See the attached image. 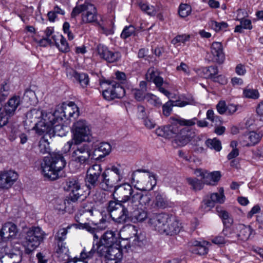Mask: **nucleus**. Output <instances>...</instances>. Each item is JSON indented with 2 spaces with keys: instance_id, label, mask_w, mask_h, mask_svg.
I'll use <instances>...</instances> for the list:
<instances>
[{
  "instance_id": "43",
  "label": "nucleus",
  "mask_w": 263,
  "mask_h": 263,
  "mask_svg": "<svg viewBox=\"0 0 263 263\" xmlns=\"http://www.w3.org/2000/svg\"><path fill=\"white\" fill-rule=\"evenodd\" d=\"M205 143L208 147L217 152H219L222 148L220 141L216 138L207 139Z\"/></svg>"
},
{
  "instance_id": "45",
  "label": "nucleus",
  "mask_w": 263,
  "mask_h": 263,
  "mask_svg": "<svg viewBox=\"0 0 263 263\" xmlns=\"http://www.w3.org/2000/svg\"><path fill=\"white\" fill-rule=\"evenodd\" d=\"M71 226H68L66 228L60 229L57 232L54 240L56 242H64L66 238V235L68 233V230L71 228Z\"/></svg>"
},
{
  "instance_id": "6",
  "label": "nucleus",
  "mask_w": 263,
  "mask_h": 263,
  "mask_svg": "<svg viewBox=\"0 0 263 263\" xmlns=\"http://www.w3.org/2000/svg\"><path fill=\"white\" fill-rule=\"evenodd\" d=\"M120 165H112L106 168L102 174L100 182V187L104 191L118 186L117 184L122 180V175L120 169Z\"/></svg>"
},
{
  "instance_id": "11",
  "label": "nucleus",
  "mask_w": 263,
  "mask_h": 263,
  "mask_svg": "<svg viewBox=\"0 0 263 263\" xmlns=\"http://www.w3.org/2000/svg\"><path fill=\"white\" fill-rule=\"evenodd\" d=\"M52 113L61 116L62 119L65 117L67 119H70L71 117L76 118L79 115V108L73 102H70L68 104L63 103L57 105Z\"/></svg>"
},
{
  "instance_id": "31",
  "label": "nucleus",
  "mask_w": 263,
  "mask_h": 263,
  "mask_svg": "<svg viewBox=\"0 0 263 263\" xmlns=\"http://www.w3.org/2000/svg\"><path fill=\"white\" fill-rule=\"evenodd\" d=\"M180 227L179 222L174 218H171L168 216V219L165 225V230L163 233L167 235H173L179 232Z\"/></svg>"
},
{
  "instance_id": "1",
  "label": "nucleus",
  "mask_w": 263,
  "mask_h": 263,
  "mask_svg": "<svg viewBox=\"0 0 263 263\" xmlns=\"http://www.w3.org/2000/svg\"><path fill=\"white\" fill-rule=\"evenodd\" d=\"M66 164V160L62 154L53 153L49 156L44 158L41 168L44 177L50 180H55L62 176L60 175L61 171Z\"/></svg>"
},
{
  "instance_id": "26",
  "label": "nucleus",
  "mask_w": 263,
  "mask_h": 263,
  "mask_svg": "<svg viewBox=\"0 0 263 263\" xmlns=\"http://www.w3.org/2000/svg\"><path fill=\"white\" fill-rule=\"evenodd\" d=\"M211 52L213 56V60L219 64H221L224 60L223 47L220 42H214L211 47Z\"/></svg>"
},
{
  "instance_id": "61",
  "label": "nucleus",
  "mask_w": 263,
  "mask_h": 263,
  "mask_svg": "<svg viewBox=\"0 0 263 263\" xmlns=\"http://www.w3.org/2000/svg\"><path fill=\"white\" fill-rule=\"evenodd\" d=\"M260 120H255L254 117L249 118L246 121L245 126L247 128L253 129L255 126L257 125V122H259Z\"/></svg>"
},
{
  "instance_id": "60",
  "label": "nucleus",
  "mask_w": 263,
  "mask_h": 263,
  "mask_svg": "<svg viewBox=\"0 0 263 263\" xmlns=\"http://www.w3.org/2000/svg\"><path fill=\"white\" fill-rule=\"evenodd\" d=\"M227 105L224 101H220L216 105V109L220 115L226 114Z\"/></svg>"
},
{
  "instance_id": "28",
  "label": "nucleus",
  "mask_w": 263,
  "mask_h": 263,
  "mask_svg": "<svg viewBox=\"0 0 263 263\" xmlns=\"http://www.w3.org/2000/svg\"><path fill=\"white\" fill-rule=\"evenodd\" d=\"M208 244L209 242L205 241H199L197 240H193L189 242V245L193 247L192 252L200 255H203L207 254L208 249L206 246Z\"/></svg>"
},
{
  "instance_id": "34",
  "label": "nucleus",
  "mask_w": 263,
  "mask_h": 263,
  "mask_svg": "<svg viewBox=\"0 0 263 263\" xmlns=\"http://www.w3.org/2000/svg\"><path fill=\"white\" fill-rule=\"evenodd\" d=\"M133 210V212L130 210L129 214H131V220L134 223L142 222L147 217V212L141 208L134 209Z\"/></svg>"
},
{
  "instance_id": "20",
  "label": "nucleus",
  "mask_w": 263,
  "mask_h": 263,
  "mask_svg": "<svg viewBox=\"0 0 263 263\" xmlns=\"http://www.w3.org/2000/svg\"><path fill=\"white\" fill-rule=\"evenodd\" d=\"M123 257L122 251L119 243L108 248L107 253L105 254L106 263H119Z\"/></svg>"
},
{
  "instance_id": "23",
  "label": "nucleus",
  "mask_w": 263,
  "mask_h": 263,
  "mask_svg": "<svg viewBox=\"0 0 263 263\" xmlns=\"http://www.w3.org/2000/svg\"><path fill=\"white\" fill-rule=\"evenodd\" d=\"M18 232L16 226L12 222H7L0 230V240L6 242L7 239L15 237Z\"/></svg>"
},
{
  "instance_id": "53",
  "label": "nucleus",
  "mask_w": 263,
  "mask_h": 263,
  "mask_svg": "<svg viewBox=\"0 0 263 263\" xmlns=\"http://www.w3.org/2000/svg\"><path fill=\"white\" fill-rule=\"evenodd\" d=\"M191 11L192 9L190 5L182 4L179 6L178 13L181 17H185L191 13Z\"/></svg>"
},
{
  "instance_id": "22",
  "label": "nucleus",
  "mask_w": 263,
  "mask_h": 263,
  "mask_svg": "<svg viewBox=\"0 0 263 263\" xmlns=\"http://www.w3.org/2000/svg\"><path fill=\"white\" fill-rule=\"evenodd\" d=\"M195 136L196 134L194 130L187 127H183L175 138V141L178 145L183 146L188 143Z\"/></svg>"
},
{
  "instance_id": "9",
  "label": "nucleus",
  "mask_w": 263,
  "mask_h": 263,
  "mask_svg": "<svg viewBox=\"0 0 263 263\" xmlns=\"http://www.w3.org/2000/svg\"><path fill=\"white\" fill-rule=\"evenodd\" d=\"M45 233L39 227H32L26 233L25 246L26 253L29 254L34 250L43 241Z\"/></svg>"
},
{
  "instance_id": "52",
  "label": "nucleus",
  "mask_w": 263,
  "mask_h": 263,
  "mask_svg": "<svg viewBox=\"0 0 263 263\" xmlns=\"http://www.w3.org/2000/svg\"><path fill=\"white\" fill-rule=\"evenodd\" d=\"M222 221L224 226L226 227V228L223 230V234L227 237H233V236H231L232 233L231 230L229 228V227L233 221L232 218L231 217L230 218H227L226 220H222Z\"/></svg>"
},
{
  "instance_id": "64",
  "label": "nucleus",
  "mask_w": 263,
  "mask_h": 263,
  "mask_svg": "<svg viewBox=\"0 0 263 263\" xmlns=\"http://www.w3.org/2000/svg\"><path fill=\"white\" fill-rule=\"evenodd\" d=\"M206 118L212 122H217L219 120V117L215 116L214 111L212 109H209L206 112Z\"/></svg>"
},
{
  "instance_id": "58",
  "label": "nucleus",
  "mask_w": 263,
  "mask_h": 263,
  "mask_svg": "<svg viewBox=\"0 0 263 263\" xmlns=\"http://www.w3.org/2000/svg\"><path fill=\"white\" fill-rule=\"evenodd\" d=\"M190 37V36L189 35H178L172 40V43L174 45H176L179 43H184L189 40Z\"/></svg>"
},
{
  "instance_id": "14",
  "label": "nucleus",
  "mask_w": 263,
  "mask_h": 263,
  "mask_svg": "<svg viewBox=\"0 0 263 263\" xmlns=\"http://www.w3.org/2000/svg\"><path fill=\"white\" fill-rule=\"evenodd\" d=\"M74 143L71 149L73 150L71 154L72 160L80 164H84L88 162L90 153L88 146L86 144L78 145Z\"/></svg>"
},
{
  "instance_id": "4",
  "label": "nucleus",
  "mask_w": 263,
  "mask_h": 263,
  "mask_svg": "<svg viewBox=\"0 0 263 263\" xmlns=\"http://www.w3.org/2000/svg\"><path fill=\"white\" fill-rule=\"evenodd\" d=\"M134 208L130 207L126 204L117 198H114V200H110L108 203L107 211L112 220L119 223H123L126 221L129 217L130 210Z\"/></svg>"
},
{
  "instance_id": "39",
  "label": "nucleus",
  "mask_w": 263,
  "mask_h": 263,
  "mask_svg": "<svg viewBox=\"0 0 263 263\" xmlns=\"http://www.w3.org/2000/svg\"><path fill=\"white\" fill-rule=\"evenodd\" d=\"M187 183L191 186L193 190L195 191H199L203 188V184H212L209 180L203 179L200 180L196 178H187L186 179Z\"/></svg>"
},
{
  "instance_id": "29",
  "label": "nucleus",
  "mask_w": 263,
  "mask_h": 263,
  "mask_svg": "<svg viewBox=\"0 0 263 263\" xmlns=\"http://www.w3.org/2000/svg\"><path fill=\"white\" fill-rule=\"evenodd\" d=\"M21 104V98L19 96H14L10 98L5 106V112L9 117L13 115L17 107Z\"/></svg>"
},
{
  "instance_id": "19",
  "label": "nucleus",
  "mask_w": 263,
  "mask_h": 263,
  "mask_svg": "<svg viewBox=\"0 0 263 263\" xmlns=\"http://www.w3.org/2000/svg\"><path fill=\"white\" fill-rule=\"evenodd\" d=\"M97 50L100 57L109 63L118 61L121 57L119 52L110 51L106 46L102 44L98 46Z\"/></svg>"
},
{
  "instance_id": "50",
  "label": "nucleus",
  "mask_w": 263,
  "mask_h": 263,
  "mask_svg": "<svg viewBox=\"0 0 263 263\" xmlns=\"http://www.w3.org/2000/svg\"><path fill=\"white\" fill-rule=\"evenodd\" d=\"M145 100L147 102L156 107H159L162 105L159 98L151 93H147L146 95Z\"/></svg>"
},
{
  "instance_id": "17",
  "label": "nucleus",
  "mask_w": 263,
  "mask_h": 263,
  "mask_svg": "<svg viewBox=\"0 0 263 263\" xmlns=\"http://www.w3.org/2000/svg\"><path fill=\"white\" fill-rule=\"evenodd\" d=\"M168 216V215L164 213L154 214L149 217L148 223L156 231L163 233Z\"/></svg>"
},
{
  "instance_id": "18",
  "label": "nucleus",
  "mask_w": 263,
  "mask_h": 263,
  "mask_svg": "<svg viewBox=\"0 0 263 263\" xmlns=\"http://www.w3.org/2000/svg\"><path fill=\"white\" fill-rule=\"evenodd\" d=\"M18 178L17 174L13 171H4L0 172V188L10 189Z\"/></svg>"
},
{
  "instance_id": "13",
  "label": "nucleus",
  "mask_w": 263,
  "mask_h": 263,
  "mask_svg": "<svg viewBox=\"0 0 263 263\" xmlns=\"http://www.w3.org/2000/svg\"><path fill=\"white\" fill-rule=\"evenodd\" d=\"M102 166L99 164H93L87 169L85 182L89 190L94 189L97 186L99 178L102 177Z\"/></svg>"
},
{
  "instance_id": "42",
  "label": "nucleus",
  "mask_w": 263,
  "mask_h": 263,
  "mask_svg": "<svg viewBox=\"0 0 263 263\" xmlns=\"http://www.w3.org/2000/svg\"><path fill=\"white\" fill-rule=\"evenodd\" d=\"M55 37H56L55 35L52 36L53 41L55 42V44L57 47H58V48H59V49L61 52H68L69 51L70 49H69V46L68 45V44L66 39H65L63 35H60V44H58L57 43V39Z\"/></svg>"
},
{
  "instance_id": "32",
  "label": "nucleus",
  "mask_w": 263,
  "mask_h": 263,
  "mask_svg": "<svg viewBox=\"0 0 263 263\" xmlns=\"http://www.w3.org/2000/svg\"><path fill=\"white\" fill-rule=\"evenodd\" d=\"M262 136V133L260 132L257 133L254 131L245 134L243 137L246 142V145L251 146L255 145L260 141Z\"/></svg>"
},
{
  "instance_id": "48",
  "label": "nucleus",
  "mask_w": 263,
  "mask_h": 263,
  "mask_svg": "<svg viewBox=\"0 0 263 263\" xmlns=\"http://www.w3.org/2000/svg\"><path fill=\"white\" fill-rule=\"evenodd\" d=\"M108 248H109V246L105 243L101 242V240H100L99 242H97L95 246V252L96 251L100 256L104 255L105 256V254L108 251Z\"/></svg>"
},
{
  "instance_id": "8",
  "label": "nucleus",
  "mask_w": 263,
  "mask_h": 263,
  "mask_svg": "<svg viewBox=\"0 0 263 263\" xmlns=\"http://www.w3.org/2000/svg\"><path fill=\"white\" fill-rule=\"evenodd\" d=\"M64 189L70 192L69 197L64 200L65 209L73 207L72 203L77 202L83 195L81 184L78 179L69 178L66 182Z\"/></svg>"
},
{
  "instance_id": "38",
  "label": "nucleus",
  "mask_w": 263,
  "mask_h": 263,
  "mask_svg": "<svg viewBox=\"0 0 263 263\" xmlns=\"http://www.w3.org/2000/svg\"><path fill=\"white\" fill-rule=\"evenodd\" d=\"M95 253V245H93L92 249L86 251L85 249H83L80 253L79 258L74 257L72 258V262L76 263L77 261H82L83 263H88L87 260L92 258Z\"/></svg>"
},
{
  "instance_id": "5",
  "label": "nucleus",
  "mask_w": 263,
  "mask_h": 263,
  "mask_svg": "<svg viewBox=\"0 0 263 263\" xmlns=\"http://www.w3.org/2000/svg\"><path fill=\"white\" fill-rule=\"evenodd\" d=\"M72 130L73 138L64 145L63 148L64 153L69 152L74 143L75 144H79L82 142L87 140L90 134L89 126L86 121L83 120H79L73 124Z\"/></svg>"
},
{
  "instance_id": "36",
  "label": "nucleus",
  "mask_w": 263,
  "mask_h": 263,
  "mask_svg": "<svg viewBox=\"0 0 263 263\" xmlns=\"http://www.w3.org/2000/svg\"><path fill=\"white\" fill-rule=\"evenodd\" d=\"M195 173L197 175H199L202 177V179H205L206 180H208L209 179H211V181H209L211 182L212 184L211 185H215L216 182H217L221 177L220 174L219 172H214L210 174H208L207 175H205V174L200 169H197L195 171Z\"/></svg>"
},
{
  "instance_id": "10",
  "label": "nucleus",
  "mask_w": 263,
  "mask_h": 263,
  "mask_svg": "<svg viewBox=\"0 0 263 263\" xmlns=\"http://www.w3.org/2000/svg\"><path fill=\"white\" fill-rule=\"evenodd\" d=\"M137 192L138 190L134 189L129 183H124L116 186L112 195H116L117 199L134 208V198L136 196Z\"/></svg>"
},
{
  "instance_id": "25",
  "label": "nucleus",
  "mask_w": 263,
  "mask_h": 263,
  "mask_svg": "<svg viewBox=\"0 0 263 263\" xmlns=\"http://www.w3.org/2000/svg\"><path fill=\"white\" fill-rule=\"evenodd\" d=\"M98 212L95 208L91 206L90 208H83L75 216L76 220L79 223L80 226H82L84 222L85 219L89 220L90 218Z\"/></svg>"
},
{
  "instance_id": "49",
  "label": "nucleus",
  "mask_w": 263,
  "mask_h": 263,
  "mask_svg": "<svg viewBox=\"0 0 263 263\" xmlns=\"http://www.w3.org/2000/svg\"><path fill=\"white\" fill-rule=\"evenodd\" d=\"M39 148L42 154L48 153L50 151L49 143L44 137L42 138L39 143Z\"/></svg>"
},
{
  "instance_id": "40",
  "label": "nucleus",
  "mask_w": 263,
  "mask_h": 263,
  "mask_svg": "<svg viewBox=\"0 0 263 263\" xmlns=\"http://www.w3.org/2000/svg\"><path fill=\"white\" fill-rule=\"evenodd\" d=\"M100 240H101V242L105 243V244H106L109 247L114 246V245L118 243L115 233L111 231L106 232Z\"/></svg>"
},
{
  "instance_id": "57",
  "label": "nucleus",
  "mask_w": 263,
  "mask_h": 263,
  "mask_svg": "<svg viewBox=\"0 0 263 263\" xmlns=\"http://www.w3.org/2000/svg\"><path fill=\"white\" fill-rule=\"evenodd\" d=\"M9 91V86L6 82H4L1 84L0 88V97L3 99V101L8 96Z\"/></svg>"
},
{
  "instance_id": "55",
  "label": "nucleus",
  "mask_w": 263,
  "mask_h": 263,
  "mask_svg": "<svg viewBox=\"0 0 263 263\" xmlns=\"http://www.w3.org/2000/svg\"><path fill=\"white\" fill-rule=\"evenodd\" d=\"M132 94L134 95L135 99L138 101H141L145 99L146 91L141 89L135 88L132 90Z\"/></svg>"
},
{
  "instance_id": "47",
  "label": "nucleus",
  "mask_w": 263,
  "mask_h": 263,
  "mask_svg": "<svg viewBox=\"0 0 263 263\" xmlns=\"http://www.w3.org/2000/svg\"><path fill=\"white\" fill-rule=\"evenodd\" d=\"M141 9L149 15H155L157 12V8L153 6H149L146 3L139 4Z\"/></svg>"
},
{
  "instance_id": "56",
  "label": "nucleus",
  "mask_w": 263,
  "mask_h": 263,
  "mask_svg": "<svg viewBox=\"0 0 263 263\" xmlns=\"http://www.w3.org/2000/svg\"><path fill=\"white\" fill-rule=\"evenodd\" d=\"M173 105L172 103V100H169L166 102L162 106V112L163 114L166 117H168L171 114L172 111V107Z\"/></svg>"
},
{
  "instance_id": "21",
  "label": "nucleus",
  "mask_w": 263,
  "mask_h": 263,
  "mask_svg": "<svg viewBox=\"0 0 263 263\" xmlns=\"http://www.w3.org/2000/svg\"><path fill=\"white\" fill-rule=\"evenodd\" d=\"M47 114L48 112H44L40 108H33L26 114V122L34 123L33 128L37 133L36 124L44 121V117Z\"/></svg>"
},
{
  "instance_id": "12",
  "label": "nucleus",
  "mask_w": 263,
  "mask_h": 263,
  "mask_svg": "<svg viewBox=\"0 0 263 263\" xmlns=\"http://www.w3.org/2000/svg\"><path fill=\"white\" fill-rule=\"evenodd\" d=\"M108 87L105 89L102 95L105 99L108 101L116 98H121L125 96L124 88L116 81H107Z\"/></svg>"
},
{
  "instance_id": "27",
  "label": "nucleus",
  "mask_w": 263,
  "mask_h": 263,
  "mask_svg": "<svg viewBox=\"0 0 263 263\" xmlns=\"http://www.w3.org/2000/svg\"><path fill=\"white\" fill-rule=\"evenodd\" d=\"M111 147L107 142H101L93 146V155L102 158L108 155L111 152Z\"/></svg>"
},
{
  "instance_id": "46",
  "label": "nucleus",
  "mask_w": 263,
  "mask_h": 263,
  "mask_svg": "<svg viewBox=\"0 0 263 263\" xmlns=\"http://www.w3.org/2000/svg\"><path fill=\"white\" fill-rule=\"evenodd\" d=\"M243 94L247 98L256 100L259 98V93L257 89L246 88L243 90Z\"/></svg>"
},
{
  "instance_id": "7",
  "label": "nucleus",
  "mask_w": 263,
  "mask_h": 263,
  "mask_svg": "<svg viewBox=\"0 0 263 263\" xmlns=\"http://www.w3.org/2000/svg\"><path fill=\"white\" fill-rule=\"evenodd\" d=\"M82 13V22L84 24L96 23L98 21V12L95 5L88 2L77 5L71 13L72 18H74Z\"/></svg>"
},
{
  "instance_id": "33",
  "label": "nucleus",
  "mask_w": 263,
  "mask_h": 263,
  "mask_svg": "<svg viewBox=\"0 0 263 263\" xmlns=\"http://www.w3.org/2000/svg\"><path fill=\"white\" fill-rule=\"evenodd\" d=\"M21 256L15 253H5L0 251V263H20Z\"/></svg>"
},
{
  "instance_id": "59",
  "label": "nucleus",
  "mask_w": 263,
  "mask_h": 263,
  "mask_svg": "<svg viewBox=\"0 0 263 263\" xmlns=\"http://www.w3.org/2000/svg\"><path fill=\"white\" fill-rule=\"evenodd\" d=\"M2 104L0 103V127L6 125L8 122L9 116L6 114L2 108Z\"/></svg>"
},
{
  "instance_id": "16",
  "label": "nucleus",
  "mask_w": 263,
  "mask_h": 263,
  "mask_svg": "<svg viewBox=\"0 0 263 263\" xmlns=\"http://www.w3.org/2000/svg\"><path fill=\"white\" fill-rule=\"evenodd\" d=\"M225 200L223 189H219V193H213L211 195L210 198L205 199L202 202L201 208L204 212L210 211L213 208L216 203H223Z\"/></svg>"
},
{
  "instance_id": "37",
  "label": "nucleus",
  "mask_w": 263,
  "mask_h": 263,
  "mask_svg": "<svg viewBox=\"0 0 263 263\" xmlns=\"http://www.w3.org/2000/svg\"><path fill=\"white\" fill-rule=\"evenodd\" d=\"M135 196L134 206H137L138 204L142 205H148L151 200V195L148 194H143L141 192L138 191Z\"/></svg>"
},
{
  "instance_id": "41",
  "label": "nucleus",
  "mask_w": 263,
  "mask_h": 263,
  "mask_svg": "<svg viewBox=\"0 0 263 263\" xmlns=\"http://www.w3.org/2000/svg\"><path fill=\"white\" fill-rule=\"evenodd\" d=\"M57 248L56 253L58 255V257L62 260H66V257H68V249L66 247V243L64 242H57Z\"/></svg>"
},
{
  "instance_id": "30",
  "label": "nucleus",
  "mask_w": 263,
  "mask_h": 263,
  "mask_svg": "<svg viewBox=\"0 0 263 263\" xmlns=\"http://www.w3.org/2000/svg\"><path fill=\"white\" fill-rule=\"evenodd\" d=\"M237 234L235 237L242 241L247 240L250 237L253 231L250 226H246L243 224H239L236 227Z\"/></svg>"
},
{
  "instance_id": "24",
  "label": "nucleus",
  "mask_w": 263,
  "mask_h": 263,
  "mask_svg": "<svg viewBox=\"0 0 263 263\" xmlns=\"http://www.w3.org/2000/svg\"><path fill=\"white\" fill-rule=\"evenodd\" d=\"M66 70L67 73H69V76L73 77L82 87L86 88L89 85V78L87 73H79L71 68H67Z\"/></svg>"
},
{
  "instance_id": "51",
  "label": "nucleus",
  "mask_w": 263,
  "mask_h": 263,
  "mask_svg": "<svg viewBox=\"0 0 263 263\" xmlns=\"http://www.w3.org/2000/svg\"><path fill=\"white\" fill-rule=\"evenodd\" d=\"M210 26L216 32H218L220 30L226 29L228 27V25L227 23L224 22L218 23L215 21H211Z\"/></svg>"
},
{
  "instance_id": "63",
  "label": "nucleus",
  "mask_w": 263,
  "mask_h": 263,
  "mask_svg": "<svg viewBox=\"0 0 263 263\" xmlns=\"http://www.w3.org/2000/svg\"><path fill=\"white\" fill-rule=\"evenodd\" d=\"M148 176L149 179H151V186L148 187L147 189H143V190L146 191H151L153 189L154 187L156 185V175L152 173L148 172Z\"/></svg>"
},
{
  "instance_id": "2",
  "label": "nucleus",
  "mask_w": 263,
  "mask_h": 263,
  "mask_svg": "<svg viewBox=\"0 0 263 263\" xmlns=\"http://www.w3.org/2000/svg\"><path fill=\"white\" fill-rule=\"evenodd\" d=\"M62 117L49 112L44 117V121L36 124L37 133L42 135L51 131L55 135L63 137L66 135L67 127L63 124Z\"/></svg>"
},
{
  "instance_id": "44",
  "label": "nucleus",
  "mask_w": 263,
  "mask_h": 263,
  "mask_svg": "<svg viewBox=\"0 0 263 263\" xmlns=\"http://www.w3.org/2000/svg\"><path fill=\"white\" fill-rule=\"evenodd\" d=\"M154 208L165 209L168 206V202L166 199L160 194H158L154 201Z\"/></svg>"
},
{
  "instance_id": "35",
  "label": "nucleus",
  "mask_w": 263,
  "mask_h": 263,
  "mask_svg": "<svg viewBox=\"0 0 263 263\" xmlns=\"http://www.w3.org/2000/svg\"><path fill=\"white\" fill-rule=\"evenodd\" d=\"M202 72L205 78L212 79L215 82H219L220 79H221L222 81H224V80H222L223 78L221 76L215 77V76L218 74V68L216 66H209L204 68L202 69Z\"/></svg>"
},
{
  "instance_id": "62",
  "label": "nucleus",
  "mask_w": 263,
  "mask_h": 263,
  "mask_svg": "<svg viewBox=\"0 0 263 263\" xmlns=\"http://www.w3.org/2000/svg\"><path fill=\"white\" fill-rule=\"evenodd\" d=\"M53 33V28L52 27H47L45 30V33L46 35V37L43 39V40H45L47 41V43L49 44H52L53 43L52 40L53 39L50 38V36Z\"/></svg>"
},
{
  "instance_id": "54",
  "label": "nucleus",
  "mask_w": 263,
  "mask_h": 263,
  "mask_svg": "<svg viewBox=\"0 0 263 263\" xmlns=\"http://www.w3.org/2000/svg\"><path fill=\"white\" fill-rule=\"evenodd\" d=\"M135 33V28L132 25L126 26L123 30L121 34V37L123 39H126Z\"/></svg>"
},
{
  "instance_id": "15",
  "label": "nucleus",
  "mask_w": 263,
  "mask_h": 263,
  "mask_svg": "<svg viewBox=\"0 0 263 263\" xmlns=\"http://www.w3.org/2000/svg\"><path fill=\"white\" fill-rule=\"evenodd\" d=\"M146 78L147 81L153 82L159 91L170 98L171 93L167 90L168 88V84L164 82L162 78L157 74L154 68L148 69L146 74Z\"/></svg>"
},
{
  "instance_id": "3",
  "label": "nucleus",
  "mask_w": 263,
  "mask_h": 263,
  "mask_svg": "<svg viewBox=\"0 0 263 263\" xmlns=\"http://www.w3.org/2000/svg\"><path fill=\"white\" fill-rule=\"evenodd\" d=\"M196 118L191 119H185L176 115L171 117L168 124L163 127H159L156 130L159 135L166 138H175L181 130V126H192L196 124Z\"/></svg>"
}]
</instances>
